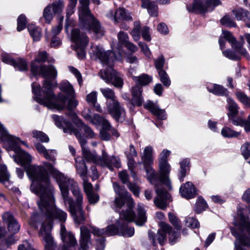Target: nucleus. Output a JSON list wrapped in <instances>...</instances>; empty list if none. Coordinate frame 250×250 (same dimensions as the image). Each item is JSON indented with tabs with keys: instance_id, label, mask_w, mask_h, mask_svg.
<instances>
[{
	"instance_id": "nucleus-24",
	"label": "nucleus",
	"mask_w": 250,
	"mask_h": 250,
	"mask_svg": "<svg viewBox=\"0 0 250 250\" xmlns=\"http://www.w3.org/2000/svg\"><path fill=\"white\" fill-rule=\"evenodd\" d=\"M142 87L136 85L132 87V104L134 105L140 106L141 105L143 100L142 97Z\"/></svg>"
},
{
	"instance_id": "nucleus-55",
	"label": "nucleus",
	"mask_w": 250,
	"mask_h": 250,
	"mask_svg": "<svg viewBox=\"0 0 250 250\" xmlns=\"http://www.w3.org/2000/svg\"><path fill=\"white\" fill-rule=\"evenodd\" d=\"M1 60L2 62L13 65L14 67H16L17 64L16 61L7 54H3L2 55Z\"/></svg>"
},
{
	"instance_id": "nucleus-61",
	"label": "nucleus",
	"mask_w": 250,
	"mask_h": 250,
	"mask_svg": "<svg viewBox=\"0 0 250 250\" xmlns=\"http://www.w3.org/2000/svg\"><path fill=\"white\" fill-rule=\"evenodd\" d=\"M127 187L132 192L133 194L136 196H138L140 193V189L139 187L135 184L128 183Z\"/></svg>"
},
{
	"instance_id": "nucleus-21",
	"label": "nucleus",
	"mask_w": 250,
	"mask_h": 250,
	"mask_svg": "<svg viewBox=\"0 0 250 250\" xmlns=\"http://www.w3.org/2000/svg\"><path fill=\"white\" fill-rule=\"evenodd\" d=\"M144 107L146 109L149 110L155 116H157L159 119L162 120L166 118L165 110L160 109L152 102L150 101H148L144 104Z\"/></svg>"
},
{
	"instance_id": "nucleus-30",
	"label": "nucleus",
	"mask_w": 250,
	"mask_h": 250,
	"mask_svg": "<svg viewBox=\"0 0 250 250\" xmlns=\"http://www.w3.org/2000/svg\"><path fill=\"white\" fill-rule=\"evenodd\" d=\"M187 8L191 12H202L207 10V6L204 5L200 0L195 1L192 5H188Z\"/></svg>"
},
{
	"instance_id": "nucleus-62",
	"label": "nucleus",
	"mask_w": 250,
	"mask_h": 250,
	"mask_svg": "<svg viewBox=\"0 0 250 250\" xmlns=\"http://www.w3.org/2000/svg\"><path fill=\"white\" fill-rule=\"evenodd\" d=\"M47 54L45 51H40L35 59V62H44L46 61Z\"/></svg>"
},
{
	"instance_id": "nucleus-28",
	"label": "nucleus",
	"mask_w": 250,
	"mask_h": 250,
	"mask_svg": "<svg viewBox=\"0 0 250 250\" xmlns=\"http://www.w3.org/2000/svg\"><path fill=\"white\" fill-rule=\"evenodd\" d=\"M231 122L235 125L243 127L246 132H250V114L246 120H244L241 118H237L236 119H232Z\"/></svg>"
},
{
	"instance_id": "nucleus-14",
	"label": "nucleus",
	"mask_w": 250,
	"mask_h": 250,
	"mask_svg": "<svg viewBox=\"0 0 250 250\" xmlns=\"http://www.w3.org/2000/svg\"><path fill=\"white\" fill-rule=\"evenodd\" d=\"M106 16L109 18L114 20L116 22H119L123 20H132L130 13L125 9L122 8L117 9L115 13L112 11H110L108 12Z\"/></svg>"
},
{
	"instance_id": "nucleus-51",
	"label": "nucleus",
	"mask_w": 250,
	"mask_h": 250,
	"mask_svg": "<svg viewBox=\"0 0 250 250\" xmlns=\"http://www.w3.org/2000/svg\"><path fill=\"white\" fill-rule=\"evenodd\" d=\"M42 216L37 214H34L31 217L30 224L36 229L38 227V225L41 223Z\"/></svg>"
},
{
	"instance_id": "nucleus-32",
	"label": "nucleus",
	"mask_w": 250,
	"mask_h": 250,
	"mask_svg": "<svg viewBox=\"0 0 250 250\" xmlns=\"http://www.w3.org/2000/svg\"><path fill=\"white\" fill-rule=\"evenodd\" d=\"M207 88L210 92L215 95L224 96L227 95L228 94L227 89L220 85L214 84L213 85L208 86Z\"/></svg>"
},
{
	"instance_id": "nucleus-5",
	"label": "nucleus",
	"mask_w": 250,
	"mask_h": 250,
	"mask_svg": "<svg viewBox=\"0 0 250 250\" xmlns=\"http://www.w3.org/2000/svg\"><path fill=\"white\" fill-rule=\"evenodd\" d=\"M52 118L58 127L63 128L64 133H73L77 137L82 147V155L84 159L88 162L99 165V161L101 160V156L98 157L96 152H91L85 146L86 140L78 129L74 128L71 123L62 116L53 115Z\"/></svg>"
},
{
	"instance_id": "nucleus-9",
	"label": "nucleus",
	"mask_w": 250,
	"mask_h": 250,
	"mask_svg": "<svg viewBox=\"0 0 250 250\" xmlns=\"http://www.w3.org/2000/svg\"><path fill=\"white\" fill-rule=\"evenodd\" d=\"M152 153V147L150 146H146L144 149L141 159L144 165L148 180L151 184L155 186L156 193L158 196L162 197V192L159 188V185H156L158 180L157 174L155 172V170L149 166L153 162Z\"/></svg>"
},
{
	"instance_id": "nucleus-37",
	"label": "nucleus",
	"mask_w": 250,
	"mask_h": 250,
	"mask_svg": "<svg viewBox=\"0 0 250 250\" xmlns=\"http://www.w3.org/2000/svg\"><path fill=\"white\" fill-rule=\"evenodd\" d=\"M189 163V161L187 159L183 160L180 163V170L179 178L181 182L183 181V179L186 176L187 171L188 170Z\"/></svg>"
},
{
	"instance_id": "nucleus-20",
	"label": "nucleus",
	"mask_w": 250,
	"mask_h": 250,
	"mask_svg": "<svg viewBox=\"0 0 250 250\" xmlns=\"http://www.w3.org/2000/svg\"><path fill=\"white\" fill-rule=\"evenodd\" d=\"M160 229L158 230L156 236V239L160 245H163L166 241V233L170 232L171 227L167 223L162 222L159 224Z\"/></svg>"
},
{
	"instance_id": "nucleus-6",
	"label": "nucleus",
	"mask_w": 250,
	"mask_h": 250,
	"mask_svg": "<svg viewBox=\"0 0 250 250\" xmlns=\"http://www.w3.org/2000/svg\"><path fill=\"white\" fill-rule=\"evenodd\" d=\"M159 170L160 176L158 177L157 176L158 180L156 185H159V188L162 192V197L158 196L157 194V196L154 200V203L158 208L164 209L167 206V201L170 200V195L162 188V184L166 185L169 190L172 189L169 177L171 167L168 162L159 163Z\"/></svg>"
},
{
	"instance_id": "nucleus-18",
	"label": "nucleus",
	"mask_w": 250,
	"mask_h": 250,
	"mask_svg": "<svg viewBox=\"0 0 250 250\" xmlns=\"http://www.w3.org/2000/svg\"><path fill=\"white\" fill-rule=\"evenodd\" d=\"M180 193L182 197L186 199L193 198L196 195L195 188L190 182H188L181 186Z\"/></svg>"
},
{
	"instance_id": "nucleus-50",
	"label": "nucleus",
	"mask_w": 250,
	"mask_h": 250,
	"mask_svg": "<svg viewBox=\"0 0 250 250\" xmlns=\"http://www.w3.org/2000/svg\"><path fill=\"white\" fill-rule=\"evenodd\" d=\"M167 233L168 234L169 243L172 245L174 244L180 236V233L173 230L172 227L170 231L167 232Z\"/></svg>"
},
{
	"instance_id": "nucleus-39",
	"label": "nucleus",
	"mask_w": 250,
	"mask_h": 250,
	"mask_svg": "<svg viewBox=\"0 0 250 250\" xmlns=\"http://www.w3.org/2000/svg\"><path fill=\"white\" fill-rule=\"evenodd\" d=\"M221 134L226 138H232L239 136L240 132L232 130L229 127H224L221 130Z\"/></svg>"
},
{
	"instance_id": "nucleus-59",
	"label": "nucleus",
	"mask_w": 250,
	"mask_h": 250,
	"mask_svg": "<svg viewBox=\"0 0 250 250\" xmlns=\"http://www.w3.org/2000/svg\"><path fill=\"white\" fill-rule=\"evenodd\" d=\"M155 66L157 70H163L165 63V58L163 55L154 60Z\"/></svg>"
},
{
	"instance_id": "nucleus-23",
	"label": "nucleus",
	"mask_w": 250,
	"mask_h": 250,
	"mask_svg": "<svg viewBox=\"0 0 250 250\" xmlns=\"http://www.w3.org/2000/svg\"><path fill=\"white\" fill-rule=\"evenodd\" d=\"M35 146L39 153L42 154L45 159L55 163L56 158L53 155L56 153L55 150H47L42 145L39 143L36 144Z\"/></svg>"
},
{
	"instance_id": "nucleus-48",
	"label": "nucleus",
	"mask_w": 250,
	"mask_h": 250,
	"mask_svg": "<svg viewBox=\"0 0 250 250\" xmlns=\"http://www.w3.org/2000/svg\"><path fill=\"white\" fill-rule=\"evenodd\" d=\"M158 73L160 80L164 85L166 86H169L170 84V80L167 73L164 70H160Z\"/></svg>"
},
{
	"instance_id": "nucleus-10",
	"label": "nucleus",
	"mask_w": 250,
	"mask_h": 250,
	"mask_svg": "<svg viewBox=\"0 0 250 250\" xmlns=\"http://www.w3.org/2000/svg\"><path fill=\"white\" fill-rule=\"evenodd\" d=\"M45 216V220L42 224V227L40 229L39 234L42 237V239L45 242L44 250H53L55 244L54 243L53 237L51 235V230L52 229V221L53 219H58L60 221L65 222L66 218L64 219H61L57 216H50L47 215V212L43 209H40ZM66 217L67 214L66 213Z\"/></svg>"
},
{
	"instance_id": "nucleus-64",
	"label": "nucleus",
	"mask_w": 250,
	"mask_h": 250,
	"mask_svg": "<svg viewBox=\"0 0 250 250\" xmlns=\"http://www.w3.org/2000/svg\"><path fill=\"white\" fill-rule=\"evenodd\" d=\"M170 151L164 149L160 154V158L159 159V163L168 162L167 157L170 155Z\"/></svg>"
},
{
	"instance_id": "nucleus-16",
	"label": "nucleus",
	"mask_w": 250,
	"mask_h": 250,
	"mask_svg": "<svg viewBox=\"0 0 250 250\" xmlns=\"http://www.w3.org/2000/svg\"><path fill=\"white\" fill-rule=\"evenodd\" d=\"M89 228L92 233L97 236L102 235H115L118 232L117 228L113 225H109L106 228L102 229H99V228L92 226H90Z\"/></svg>"
},
{
	"instance_id": "nucleus-46",
	"label": "nucleus",
	"mask_w": 250,
	"mask_h": 250,
	"mask_svg": "<svg viewBox=\"0 0 250 250\" xmlns=\"http://www.w3.org/2000/svg\"><path fill=\"white\" fill-rule=\"evenodd\" d=\"M96 119L97 120L96 125H102L103 129L104 130L109 129L111 125L108 121L100 116L99 115H96Z\"/></svg>"
},
{
	"instance_id": "nucleus-63",
	"label": "nucleus",
	"mask_w": 250,
	"mask_h": 250,
	"mask_svg": "<svg viewBox=\"0 0 250 250\" xmlns=\"http://www.w3.org/2000/svg\"><path fill=\"white\" fill-rule=\"evenodd\" d=\"M236 96L239 100L245 104H248L250 103V100L247 95L242 92H237Z\"/></svg>"
},
{
	"instance_id": "nucleus-58",
	"label": "nucleus",
	"mask_w": 250,
	"mask_h": 250,
	"mask_svg": "<svg viewBox=\"0 0 250 250\" xmlns=\"http://www.w3.org/2000/svg\"><path fill=\"white\" fill-rule=\"evenodd\" d=\"M83 186L84 192L86 194H89L93 192V186L92 185L88 182L86 178H83Z\"/></svg>"
},
{
	"instance_id": "nucleus-29",
	"label": "nucleus",
	"mask_w": 250,
	"mask_h": 250,
	"mask_svg": "<svg viewBox=\"0 0 250 250\" xmlns=\"http://www.w3.org/2000/svg\"><path fill=\"white\" fill-rule=\"evenodd\" d=\"M61 91L67 95V97L74 95L75 91L72 85L66 81L62 82L59 86Z\"/></svg>"
},
{
	"instance_id": "nucleus-33",
	"label": "nucleus",
	"mask_w": 250,
	"mask_h": 250,
	"mask_svg": "<svg viewBox=\"0 0 250 250\" xmlns=\"http://www.w3.org/2000/svg\"><path fill=\"white\" fill-rule=\"evenodd\" d=\"M28 30L34 41H38L40 40L42 33L41 30L39 27L30 24L28 26Z\"/></svg>"
},
{
	"instance_id": "nucleus-42",
	"label": "nucleus",
	"mask_w": 250,
	"mask_h": 250,
	"mask_svg": "<svg viewBox=\"0 0 250 250\" xmlns=\"http://www.w3.org/2000/svg\"><path fill=\"white\" fill-rule=\"evenodd\" d=\"M207 207V204L205 200L199 197L195 204V211L197 213H200L204 210Z\"/></svg>"
},
{
	"instance_id": "nucleus-26",
	"label": "nucleus",
	"mask_w": 250,
	"mask_h": 250,
	"mask_svg": "<svg viewBox=\"0 0 250 250\" xmlns=\"http://www.w3.org/2000/svg\"><path fill=\"white\" fill-rule=\"evenodd\" d=\"M142 7L146 8L148 13L151 16H157L158 14L157 5L153 1H149L148 0H142Z\"/></svg>"
},
{
	"instance_id": "nucleus-4",
	"label": "nucleus",
	"mask_w": 250,
	"mask_h": 250,
	"mask_svg": "<svg viewBox=\"0 0 250 250\" xmlns=\"http://www.w3.org/2000/svg\"><path fill=\"white\" fill-rule=\"evenodd\" d=\"M113 187L115 192L118 196L127 197L128 199V208L125 210H123L120 213V217H123L128 222H134L138 226H143L147 220L144 205L142 203L137 204L136 208L137 215L136 216L132 210L134 202L130 194L125 189L124 187L120 186L116 182L113 183Z\"/></svg>"
},
{
	"instance_id": "nucleus-15",
	"label": "nucleus",
	"mask_w": 250,
	"mask_h": 250,
	"mask_svg": "<svg viewBox=\"0 0 250 250\" xmlns=\"http://www.w3.org/2000/svg\"><path fill=\"white\" fill-rule=\"evenodd\" d=\"M79 243L80 247L79 250H87L89 245L91 244L90 231L84 226H82L80 228Z\"/></svg>"
},
{
	"instance_id": "nucleus-8",
	"label": "nucleus",
	"mask_w": 250,
	"mask_h": 250,
	"mask_svg": "<svg viewBox=\"0 0 250 250\" xmlns=\"http://www.w3.org/2000/svg\"><path fill=\"white\" fill-rule=\"evenodd\" d=\"M103 96L110 101L107 102V107L109 113L118 122H122L125 119V111L123 106L116 99L114 91L109 88L100 89Z\"/></svg>"
},
{
	"instance_id": "nucleus-19",
	"label": "nucleus",
	"mask_w": 250,
	"mask_h": 250,
	"mask_svg": "<svg viewBox=\"0 0 250 250\" xmlns=\"http://www.w3.org/2000/svg\"><path fill=\"white\" fill-rule=\"evenodd\" d=\"M223 34L224 38L231 44V46L233 49H239L240 53L244 55H246L247 51L243 47V43L238 42L230 32L228 31H223Z\"/></svg>"
},
{
	"instance_id": "nucleus-17",
	"label": "nucleus",
	"mask_w": 250,
	"mask_h": 250,
	"mask_svg": "<svg viewBox=\"0 0 250 250\" xmlns=\"http://www.w3.org/2000/svg\"><path fill=\"white\" fill-rule=\"evenodd\" d=\"M2 219L4 222L8 224V229L12 233L18 232L20 226L13 216L9 212H5L2 215Z\"/></svg>"
},
{
	"instance_id": "nucleus-54",
	"label": "nucleus",
	"mask_w": 250,
	"mask_h": 250,
	"mask_svg": "<svg viewBox=\"0 0 250 250\" xmlns=\"http://www.w3.org/2000/svg\"><path fill=\"white\" fill-rule=\"evenodd\" d=\"M222 25L228 27H235L236 23L230 18L229 16H225L220 20Z\"/></svg>"
},
{
	"instance_id": "nucleus-43",
	"label": "nucleus",
	"mask_w": 250,
	"mask_h": 250,
	"mask_svg": "<svg viewBox=\"0 0 250 250\" xmlns=\"http://www.w3.org/2000/svg\"><path fill=\"white\" fill-rule=\"evenodd\" d=\"M51 5H47L43 10V17L44 18L46 22L49 23L53 18V16L55 14L53 12L51 11Z\"/></svg>"
},
{
	"instance_id": "nucleus-49",
	"label": "nucleus",
	"mask_w": 250,
	"mask_h": 250,
	"mask_svg": "<svg viewBox=\"0 0 250 250\" xmlns=\"http://www.w3.org/2000/svg\"><path fill=\"white\" fill-rule=\"evenodd\" d=\"M241 153L245 159L250 157V142H246L241 146Z\"/></svg>"
},
{
	"instance_id": "nucleus-13",
	"label": "nucleus",
	"mask_w": 250,
	"mask_h": 250,
	"mask_svg": "<svg viewBox=\"0 0 250 250\" xmlns=\"http://www.w3.org/2000/svg\"><path fill=\"white\" fill-rule=\"evenodd\" d=\"M61 235L62 241L64 243L62 250H70V248L74 247L77 245V241L74 236L70 233H67L65 227L62 224Z\"/></svg>"
},
{
	"instance_id": "nucleus-52",
	"label": "nucleus",
	"mask_w": 250,
	"mask_h": 250,
	"mask_svg": "<svg viewBox=\"0 0 250 250\" xmlns=\"http://www.w3.org/2000/svg\"><path fill=\"white\" fill-rule=\"evenodd\" d=\"M185 225L192 228H197L199 227V222L193 217H187L185 220Z\"/></svg>"
},
{
	"instance_id": "nucleus-44",
	"label": "nucleus",
	"mask_w": 250,
	"mask_h": 250,
	"mask_svg": "<svg viewBox=\"0 0 250 250\" xmlns=\"http://www.w3.org/2000/svg\"><path fill=\"white\" fill-rule=\"evenodd\" d=\"M33 137L42 142L47 143L49 141L48 137L43 132L34 130L32 132Z\"/></svg>"
},
{
	"instance_id": "nucleus-35",
	"label": "nucleus",
	"mask_w": 250,
	"mask_h": 250,
	"mask_svg": "<svg viewBox=\"0 0 250 250\" xmlns=\"http://www.w3.org/2000/svg\"><path fill=\"white\" fill-rule=\"evenodd\" d=\"M132 79L135 82L138 83L142 85H145L148 84L152 80V77L146 74H143L138 77L133 76Z\"/></svg>"
},
{
	"instance_id": "nucleus-22",
	"label": "nucleus",
	"mask_w": 250,
	"mask_h": 250,
	"mask_svg": "<svg viewBox=\"0 0 250 250\" xmlns=\"http://www.w3.org/2000/svg\"><path fill=\"white\" fill-rule=\"evenodd\" d=\"M123 219L125 220V219L122 217H120V219L117 221V224L118 225V229H117L118 231L116 234L121 235L125 237H131L134 234V229L133 228H128L126 224H124L121 223L122 219ZM126 221V220H125ZM128 222H129L128 221Z\"/></svg>"
},
{
	"instance_id": "nucleus-38",
	"label": "nucleus",
	"mask_w": 250,
	"mask_h": 250,
	"mask_svg": "<svg viewBox=\"0 0 250 250\" xmlns=\"http://www.w3.org/2000/svg\"><path fill=\"white\" fill-rule=\"evenodd\" d=\"M64 3L62 0H57L54 1L51 6L53 13L55 14H61L63 9Z\"/></svg>"
},
{
	"instance_id": "nucleus-56",
	"label": "nucleus",
	"mask_w": 250,
	"mask_h": 250,
	"mask_svg": "<svg viewBox=\"0 0 250 250\" xmlns=\"http://www.w3.org/2000/svg\"><path fill=\"white\" fill-rule=\"evenodd\" d=\"M97 93L96 91H92L86 96V101L88 103L92 105H95L97 102Z\"/></svg>"
},
{
	"instance_id": "nucleus-36",
	"label": "nucleus",
	"mask_w": 250,
	"mask_h": 250,
	"mask_svg": "<svg viewBox=\"0 0 250 250\" xmlns=\"http://www.w3.org/2000/svg\"><path fill=\"white\" fill-rule=\"evenodd\" d=\"M10 178V174L7 170L5 165L0 166V183L5 184L8 182Z\"/></svg>"
},
{
	"instance_id": "nucleus-1",
	"label": "nucleus",
	"mask_w": 250,
	"mask_h": 250,
	"mask_svg": "<svg viewBox=\"0 0 250 250\" xmlns=\"http://www.w3.org/2000/svg\"><path fill=\"white\" fill-rule=\"evenodd\" d=\"M1 138L15 152L16 155L13 156L15 162L24 167L29 178L33 181L30 189L32 192L40 195V200L38 202L40 209H45L47 215L51 216H57L61 219L66 218V212L55 206L54 189L50 184L47 170L58 183L64 204L68 205L69 212L75 222L79 224L83 222L85 217L82 206L83 198L77 184L65 177L48 162H43V166L29 165L26 167V165L32 161L31 156L22 150L18 144L21 142L26 146L27 145L19 138L9 135L6 131L1 132Z\"/></svg>"
},
{
	"instance_id": "nucleus-25",
	"label": "nucleus",
	"mask_w": 250,
	"mask_h": 250,
	"mask_svg": "<svg viewBox=\"0 0 250 250\" xmlns=\"http://www.w3.org/2000/svg\"><path fill=\"white\" fill-rule=\"evenodd\" d=\"M75 167L77 173L82 178H86L87 173V168L85 162L80 157L75 158Z\"/></svg>"
},
{
	"instance_id": "nucleus-34",
	"label": "nucleus",
	"mask_w": 250,
	"mask_h": 250,
	"mask_svg": "<svg viewBox=\"0 0 250 250\" xmlns=\"http://www.w3.org/2000/svg\"><path fill=\"white\" fill-rule=\"evenodd\" d=\"M234 51H231L229 50H226L225 51H223V55L227 58L229 59L232 60H238L241 58V55H243V54L240 53V51L239 49H234ZM247 53L246 54L245 56H247Z\"/></svg>"
},
{
	"instance_id": "nucleus-2",
	"label": "nucleus",
	"mask_w": 250,
	"mask_h": 250,
	"mask_svg": "<svg viewBox=\"0 0 250 250\" xmlns=\"http://www.w3.org/2000/svg\"><path fill=\"white\" fill-rule=\"evenodd\" d=\"M31 70L34 75L41 74L45 79L42 88L36 83L32 85V91L36 95L34 97L36 101L48 108H63L65 97L61 93L56 97L52 90L57 85V82L53 81L57 77L58 73L55 66L42 65L38 67L35 62H33L31 63Z\"/></svg>"
},
{
	"instance_id": "nucleus-12",
	"label": "nucleus",
	"mask_w": 250,
	"mask_h": 250,
	"mask_svg": "<svg viewBox=\"0 0 250 250\" xmlns=\"http://www.w3.org/2000/svg\"><path fill=\"white\" fill-rule=\"evenodd\" d=\"M101 160L99 161V165L107 167L111 171L113 170V167L119 168L121 167L120 160L118 157L112 156L108 157L104 150H102Z\"/></svg>"
},
{
	"instance_id": "nucleus-41",
	"label": "nucleus",
	"mask_w": 250,
	"mask_h": 250,
	"mask_svg": "<svg viewBox=\"0 0 250 250\" xmlns=\"http://www.w3.org/2000/svg\"><path fill=\"white\" fill-rule=\"evenodd\" d=\"M140 27L141 24L140 21H135L134 23V28L130 33L135 41H138L140 38Z\"/></svg>"
},
{
	"instance_id": "nucleus-60",
	"label": "nucleus",
	"mask_w": 250,
	"mask_h": 250,
	"mask_svg": "<svg viewBox=\"0 0 250 250\" xmlns=\"http://www.w3.org/2000/svg\"><path fill=\"white\" fill-rule=\"evenodd\" d=\"M79 128H81L83 129L87 137L92 138L95 136V134L91 128L84 124L83 123H82V125H80V127Z\"/></svg>"
},
{
	"instance_id": "nucleus-31",
	"label": "nucleus",
	"mask_w": 250,
	"mask_h": 250,
	"mask_svg": "<svg viewBox=\"0 0 250 250\" xmlns=\"http://www.w3.org/2000/svg\"><path fill=\"white\" fill-rule=\"evenodd\" d=\"M227 102L229 104L228 109L229 110L228 116L229 120L231 121V120L234 119L233 118L237 114L238 107L232 99L228 98Z\"/></svg>"
},
{
	"instance_id": "nucleus-53",
	"label": "nucleus",
	"mask_w": 250,
	"mask_h": 250,
	"mask_svg": "<svg viewBox=\"0 0 250 250\" xmlns=\"http://www.w3.org/2000/svg\"><path fill=\"white\" fill-rule=\"evenodd\" d=\"M128 36L127 33L120 31L118 34V43L120 45H125L128 41Z\"/></svg>"
},
{
	"instance_id": "nucleus-47",
	"label": "nucleus",
	"mask_w": 250,
	"mask_h": 250,
	"mask_svg": "<svg viewBox=\"0 0 250 250\" xmlns=\"http://www.w3.org/2000/svg\"><path fill=\"white\" fill-rule=\"evenodd\" d=\"M27 21L26 17L23 15H21L17 20V30L20 32L26 27Z\"/></svg>"
},
{
	"instance_id": "nucleus-45",
	"label": "nucleus",
	"mask_w": 250,
	"mask_h": 250,
	"mask_svg": "<svg viewBox=\"0 0 250 250\" xmlns=\"http://www.w3.org/2000/svg\"><path fill=\"white\" fill-rule=\"evenodd\" d=\"M168 217L169 222L177 230H180L181 228V223L178 218L172 213L169 212Z\"/></svg>"
},
{
	"instance_id": "nucleus-11",
	"label": "nucleus",
	"mask_w": 250,
	"mask_h": 250,
	"mask_svg": "<svg viewBox=\"0 0 250 250\" xmlns=\"http://www.w3.org/2000/svg\"><path fill=\"white\" fill-rule=\"evenodd\" d=\"M71 41L75 43L74 49L77 52L79 59L83 60L85 57V47L88 42L87 36L78 29L71 31Z\"/></svg>"
},
{
	"instance_id": "nucleus-7",
	"label": "nucleus",
	"mask_w": 250,
	"mask_h": 250,
	"mask_svg": "<svg viewBox=\"0 0 250 250\" xmlns=\"http://www.w3.org/2000/svg\"><path fill=\"white\" fill-rule=\"evenodd\" d=\"M81 6L79 9L80 23L84 28L92 31L97 38L104 36V31L99 21L92 15L89 10V0H80Z\"/></svg>"
},
{
	"instance_id": "nucleus-3",
	"label": "nucleus",
	"mask_w": 250,
	"mask_h": 250,
	"mask_svg": "<svg viewBox=\"0 0 250 250\" xmlns=\"http://www.w3.org/2000/svg\"><path fill=\"white\" fill-rule=\"evenodd\" d=\"M91 49V53L101 61L103 65L108 66L105 70H101L99 73L101 78L107 83H111L117 88H122L124 83L123 75L112 67L115 60H122L121 52L119 51L118 54L115 55L114 52L110 51L104 52L101 47L98 46H92Z\"/></svg>"
},
{
	"instance_id": "nucleus-27",
	"label": "nucleus",
	"mask_w": 250,
	"mask_h": 250,
	"mask_svg": "<svg viewBox=\"0 0 250 250\" xmlns=\"http://www.w3.org/2000/svg\"><path fill=\"white\" fill-rule=\"evenodd\" d=\"M65 97L64 106L62 108H49L50 109H56L57 110H62L65 107H67V109L69 111H72L74 109L78 104V102L74 98V96L66 97L61 93Z\"/></svg>"
},
{
	"instance_id": "nucleus-40",
	"label": "nucleus",
	"mask_w": 250,
	"mask_h": 250,
	"mask_svg": "<svg viewBox=\"0 0 250 250\" xmlns=\"http://www.w3.org/2000/svg\"><path fill=\"white\" fill-rule=\"evenodd\" d=\"M232 12L237 20H246L248 18L249 13L245 9L239 8Z\"/></svg>"
},
{
	"instance_id": "nucleus-57",
	"label": "nucleus",
	"mask_w": 250,
	"mask_h": 250,
	"mask_svg": "<svg viewBox=\"0 0 250 250\" xmlns=\"http://www.w3.org/2000/svg\"><path fill=\"white\" fill-rule=\"evenodd\" d=\"M68 116L78 127H80V125H82L83 122L78 118L75 112L70 111V112L68 113Z\"/></svg>"
}]
</instances>
